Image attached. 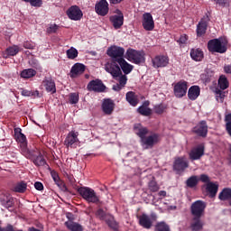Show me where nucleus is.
Returning <instances> with one entry per match:
<instances>
[{
  "label": "nucleus",
  "mask_w": 231,
  "mask_h": 231,
  "mask_svg": "<svg viewBox=\"0 0 231 231\" xmlns=\"http://www.w3.org/2000/svg\"><path fill=\"white\" fill-rule=\"evenodd\" d=\"M224 71H225V73L231 75V65H226L224 67Z\"/></svg>",
  "instance_id": "e2e57ef3"
},
{
  "label": "nucleus",
  "mask_w": 231,
  "mask_h": 231,
  "mask_svg": "<svg viewBox=\"0 0 231 231\" xmlns=\"http://www.w3.org/2000/svg\"><path fill=\"white\" fill-rule=\"evenodd\" d=\"M226 131L231 136V114H228L226 116Z\"/></svg>",
  "instance_id": "09e8293b"
},
{
  "label": "nucleus",
  "mask_w": 231,
  "mask_h": 231,
  "mask_svg": "<svg viewBox=\"0 0 231 231\" xmlns=\"http://www.w3.org/2000/svg\"><path fill=\"white\" fill-rule=\"evenodd\" d=\"M21 51V48L17 45H13L5 50V52H3L4 59H8V57H15L17 53Z\"/></svg>",
  "instance_id": "bb28decb"
},
{
  "label": "nucleus",
  "mask_w": 231,
  "mask_h": 231,
  "mask_svg": "<svg viewBox=\"0 0 231 231\" xmlns=\"http://www.w3.org/2000/svg\"><path fill=\"white\" fill-rule=\"evenodd\" d=\"M159 142L160 135L158 134H152L141 141V145L143 149H152Z\"/></svg>",
  "instance_id": "1a4fd4ad"
},
{
  "label": "nucleus",
  "mask_w": 231,
  "mask_h": 231,
  "mask_svg": "<svg viewBox=\"0 0 231 231\" xmlns=\"http://www.w3.org/2000/svg\"><path fill=\"white\" fill-rule=\"evenodd\" d=\"M220 201H228L231 206V189L225 188L218 195Z\"/></svg>",
  "instance_id": "7c9ffc66"
},
{
  "label": "nucleus",
  "mask_w": 231,
  "mask_h": 231,
  "mask_svg": "<svg viewBox=\"0 0 231 231\" xmlns=\"http://www.w3.org/2000/svg\"><path fill=\"white\" fill-rule=\"evenodd\" d=\"M228 42L225 38L210 40L208 42V50L212 53H225Z\"/></svg>",
  "instance_id": "7ed1b4c3"
},
{
  "label": "nucleus",
  "mask_w": 231,
  "mask_h": 231,
  "mask_svg": "<svg viewBox=\"0 0 231 231\" xmlns=\"http://www.w3.org/2000/svg\"><path fill=\"white\" fill-rule=\"evenodd\" d=\"M153 68H165L169 64V57L165 55H157L152 59Z\"/></svg>",
  "instance_id": "f3484780"
},
{
  "label": "nucleus",
  "mask_w": 231,
  "mask_h": 231,
  "mask_svg": "<svg viewBox=\"0 0 231 231\" xmlns=\"http://www.w3.org/2000/svg\"><path fill=\"white\" fill-rule=\"evenodd\" d=\"M29 63L32 68H35V69H41V65L37 60H31Z\"/></svg>",
  "instance_id": "6e6d98bb"
},
{
  "label": "nucleus",
  "mask_w": 231,
  "mask_h": 231,
  "mask_svg": "<svg viewBox=\"0 0 231 231\" xmlns=\"http://www.w3.org/2000/svg\"><path fill=\"white\" fill-rule=\"evenodd\" d=\"M126 101L130 104V106H133L134 107L138 106V96L133 91L126 93Z\"/></svg>",
  "instance_id": "473e14b6"
},
{
  "label": "nucleus",
  "mask_w": 231,
  "mask_h": 231,
  "mask_svg": "<svg viewBox=\"0 0 231 231\" xmlns=\"http://www.w3.org/2000/svg\"><path fill=\"white\" fill-rule=\"evenodd\" d=\"M218 6H222L223 8L228 6L230 5L229 0H214Z\"/></svg>",
  "instance_id": "603ef678"
},
{
  "label": "nucleus",
  "mask_w": 231,
  "mask_h": 231,
  "mask_svg": "<svg viewBox=\"0 0 231 231\" xmlns=\"http://www.w3.org/2000/svg\"><path fill=\"white\" fill-rule=\"evenodd\" d=\"M189 168V161H187V157H177L173 162V171H176L178 174L183 172L185 169Z\"/></svg>",
  "instance_id": "9b49d317"
},
{
  "label": "nucleus",
  "mask_w": 231,
  "mask_h": 231,
  "mask_svg": "<svg viewBox=\"0 0 231 231\" xmlns=\"http://www.w3.org/2000/svg\"><path fill=\"white\" fill-rule=\"evenodd\" d=\"M204 154H205V145L199 144L190 150L189 159L192 161L200 160Z\"/></svg>",
  "instance_id": "dca6fc26"
},
{
  "label": "nucleus",
  "mask_w": 231,
  "mask_h": 231,
  "mask_svg": "<svg viewBox=\"0 0 231 231\" xmlns=\"http://www.w3.org/2000/svg\"><path fill=\"white\" fill-rule=\"evenodd\" d=\"M143 27L146 32H152L154 30V20L151 13H144L143 14Z\"/></svg>",
  "instance_id": "2eb2a0df"
},
{
  "label": "nucleus",
  "mask_w": 231,
  "mask_h": 231,
  "mask_svg": "<svg viewBox=\"0 0 231 231\" xmlns=\"http://www.w3.org/2000/svg\"><path fill=\"white\" fill-rule=\"evenodd\" d=\"M27 189V185L24 182H19L13 188L14 192H19L20 194H23V192H25Z\"/></svg>",
  "instance_id": "79ce46f5"
},
{
  "label": "nucleus",
  "mask_w": 231,
  "mask_h": 231,
  "mask_svg": "<svg viewBox=\"0 0 231 231\" xmlns=\"http://www.w3.org/2000/svg\"><path fill=\"white\" fill-rule=\"evenodd\" d=\"M37 75V71L33 69H25L21 72L22 79H32V77H35Z\"/></svg>",
  "instance_id": "e433bc0d"
},
{
  "label": "nucleus",
  "mask_w": 231,
  "mask_h": 231,
  "mask_svg": "<svg viewBox=\"0 0 231 231\" xmlns=\"http://www.w3.org/2000/svg\"><path fill=\"white\" fill-rule=\"evenodd\" d=\"M116 14H114L110 17V22L112 23L114 28L118 30L124 25V14H122L120 10H117Z\"/></svg>",
  "instance_id": "6ab92c4d"
},
{
  "label": "nucleus",
  "mask_w": 231,
  "mask_h": 231,
  "mask_svg": "<svg viewBox=\"0 0 231 231\" xmlns=\"http://www.w3.org/2000/svg\"><path fill=\"white\" fill-rule=\"evenodd\" d=\"M139 225L143 228L149 229L152 226V220L151 219V217L146 214H143L139 217Z\"/></svg>",
  "instance_id": "a878e982"
},
{
  "label": "nucleus",
  "mask_w": 231,
  "mask_h": 231,
  "mask_svg": "<svg viewBox=\"0 0 231 231\" xmlns=\"http://www.w3.org/2000/svg\"><path fill=\"white\" fill-rule=\"evenodd\" d=\"M73 215H71V213H67V217L68 219H69V221H71V217Z\"/></svg>",
  "instance_id": "774afa93"
},
{
  "label": "nucleus",
  "mask_w": 231,
  "mask_h": 231,
  "mask_svg": "<svg viewBox=\"0 0 231 231\" xmlns=\"http://www.w3.org/2000/svg\"><path fill=\"white\" fill-rule=\"evenodd\" d=\"M117 64H119L121 69L125 75H129L133 71V68H134L133 65L126 62L125 59H120L119 61H117Z\"/></svg>",
  "instance_id": "c85d7f7f"
},
{
  "label": "nucleus",
  "mask_w": 231,
  "mask_h": 231,
  "mask_svg": "<svg viewBox=\"0 0 231 231\" xmlns=\"http://www.w3.org/2000/svg\"><path fill=\"white\" fill-rule=\"evenodd\" d=\"M108 57H111L114 62H119L120 59H124V54L125 53V49L124 47H119L113 45L107 49L106 51Z\"/></svg>",
  "instance_id": "6e6552de"
},
{
  "label": "nucleus",
  "mask_w": 231,
  "mask_h": 231,
  "mask_svg": "<svg viewBox=\"0 0 231 231\" xmlns=\"http://www.w3.org/2000/svg\"><path fill=\"white\" fill-rule=\"evenodd\" d=\"M189 87L187 85V81H179L175 84L173 88V93L177 98H183L185 95H187V90Z\"/></svg>",
  "instance_id": "9d476101"
},
{
  "label": "nucleus",
  "mask_w": 231,
  "mask_h": 231,
  "mask_svg": "<svg viewBox=\"0 0 231 231\" xmlns=\"http://www.w3.org/2000/svg\"><path fill=\"white\" fill-rule=\"evenodd\" d=\"M22 95L23 97H39V91L23 89L22 90Z\"/></svg>",
  "instance_id": "a18cd8bd"
},
{
  "label": "nucleus",
  "mask_w": 231,
  "mask_h": 231,
  "mask_svg": "<svg viewBox=\"0 0 231 231\" xmlns=\"http://www.w3.org/2000/svg\"><path fill=\"white\" fill-rule=\"evenodd\" d=\"M125 58L133 62L134 64H144L145 63V51H136L134 49H128L125 52Z\"/></svg>",
  "instance_id": "20e7f679"
},
{
  "label": "nucleus",
  "mask_w": 231,
  "mask_h": 231,
  "mask_svg": "<svg viewBox=\"0 0 231 231\" xmlns=\"http://www.w3.org/2000/svg\"><path fill=\"white\" fill-rule=\"evenodd\" d=\"M191 228L193 231H199L203 228V223L199 218H193V222L191 223Z\"/></svg>",
  "instance_id": "58836bf2"
},
{
  "label": "nucleus",
  "mask_w": 231,
  "mask_h": 231,
  "mask_svg": "<svg viewBox=\"0 0 231 231\" xmlns=\"http://www.w3.org/2000/svg\"><path fill=\"white\" fill-rule=\"evenodd\" d=\"M193 133L198 134V136H207L208 133V126L207 125V122L200 121L194 128Z\"/></svg>",
  "instance_id": "4be33fe9"
},
{
  "label": "nucleus",
  "mask_w": 231,
  "mask_h": 231,
  "mask_svg": "<svg viewBox=\"0 0 231 231\" xmlns=\"http://www.w3.org/2000/svg\"><path fill=\"white\" fill-rule=\"evenodd\" d=\"M102 110L105 115H113V111H115V101L111 99H104L102 103Z\"/></svg>",
  "instance_id": "b1692460"
},
{
  "label": "nucleus",
  "mask_w": 231,
  "mask_h": 231,
  "mask_svg": "<svg viewBox=\"0 0 231 231\" xmlns=\"http://www.w3.org/2000/svg\"><path fill=\"white\" fill-rule=\"evenodd\" d=\"M189 40V38H187V36L185 34L181 35L180 38L177 41V42H179V44H187V41Z\"/></svg>",
  "instance_id": "13d9d810"
},
{
  "label": "nucleus",
  "mask_w": 231,
  "mask_h": 231,
  "mask_svg": "<svg viewBox=\"0 0 231 231\" xmlns=\"http://www.w3.org/2000/svg\"><path fill=\"white\" fill-rule=\"evenodd\" d=\"M87 88L88 91H95V93H104L106 91V85L100 79L91 80Z\"/></svg>",
  "instance_id": "4468645a"
},
{
  "label": "nucleus",
  "mask_w": 231,
  "mask_h": 231,
  "mask_svg": "<svg viewBox=\"0 0 231 231\" xmlns=\"http://www.w3.org/2000/svg\"><path fill=\"white\" fill-rule=\"evenodd\" d=\"M31 152L32 154L35 155L28 159L32 160L34 165H36L37 167H44V165H46V160L44 159L41 152H39V150H31Z\"/></svg>",
  "instance_id": "a211bd4d"
},
{
  "label": "nucleus",
  "mask_w": 231,
  "mask_h": 231,
  "mask_svg": "<svg viewBox=\"0 0 231 231\" xmlns=\"http://www.w3.org/2000/svg\"><path fill=\"white\" fill-rule=\"evenodd\" d=\"M156 231H171V227L165 222H159L155 226Z\"/></svg>",
  "instance_id": "37998d69"
},
{
  "label": "nucleus",
  "mask_w": 231,
  "mask_h": 231,
  "mask_svg": "<svg viewBox=\"0 0 231 231\" xmlns=\"http://www.w3.org/2000/svg\"><path fill=\"white\" fill-rule=\"evenodd\" d=\"M57 30H59V25L57 24H51L47 29L48 33H56Z\"/></svg>",
  "instance_id": "864d4df0"
},
{
  "label": "nucleus",
  "mask_w": 231,
  "mask_h": 231,
  "mask_svg": "<svg viewBox=\"0 0 231 231\" xmlns=\"http://www.w3.org/2000/svg\"><path fill=\"white\" fill-rule=\"evenodd\" d=\"M159 196H162L163 198H165V196H167V191L165 190H161L159 193H158Z\"/></svg>",
  "instance_id": "338daca9"
},
{
  "label": "nucleus",
  "mask_w": 231,
  "mask_h": 231,
  "mask_svg": "<svg viewBox=\"0 0 231 231\" xmlns=\"http://www.w3.org/2000/svg\"><path fill=\"white\" fill-rule=\"evenodd\" d=\"M34 188L36 189V190H42L44 189V186L42 182H35Z\"/></svg>",
  "instance_id": "680f3d73"
},
{
  "label": "nucleus",
  "mask_w": 231,
  "mask_h": 231,
  "mask_svg": "<svg viewBox=\"0 0 231 231\" xmlns=\"http://www.w3.org/2000/svg\"><path fill=\"white\" fill-rule=\"evenodd\" d=\"M86 71V66L82 63H76L73 65L70 70L71 79H77V77L82 75Z\"/></svg>",
  "instance_id": "5701e85b"
},
{
  "label": "nucleus",
  "mask_w": 231,
  "mask_h": 231,
  "mask_svg": "<svg viewBox=\"0 0 231 231\" xmlns=\"http://www.w3.org/2000/svg\"><path fill=\"white\" fill-rule=\"evenodd\" d=\"M192 60H195L196 62H201L203 60V51L200 49H191L189 53Z\"/></svg>",
  "instance_id": "c756f323"
},
{
  "label": "nucleus",
  "mask_w": 231,
  "mask_h": 231,
  "mask_svg": "<svg viewBox=\"0 0 231 231\" xmlns=\"http://www.w3.org/2000/svg\"><path fill=\"white\" fill-rule=\"evenodd\" d=\"M23 48H25L26 50H33V48H35V43L32 42H25L23 43Z\"/></svg>",
  "instance_id": "4d7b16f0"
},
{
  "label": "nucleus",
  "mask_w": 231,
  "mask_h": 231,
  "mask_svg": "<svg viewBox=\"0 0 231 231\" xmlns=\"http://www.w3.org/2000/svg\"><path fill=\"white\" fill-rule=\"evenodd\" d=\"M51 177L52 180L55 181L56 185H58V187H60V185H62V183L60 182V179L56 172H51Z\"/></svg>",
  "instance_id": "5fc2aeb1"
},
{
  "label": "nucleus",
  "mask_w": 231,
  "mask_h": 231,
  "mask_svg": "<svg viewBox=\"0 0 231 231\" xmlns=\"http://www.w3.org/2000/svg\"><path fill=\"white\" fill-rule=\"evenodd\" d=\"M14 138L18 143H20L21 152L25 158H33L35 154L32 153V151L28 149V142L26 141V135L21 133V128H14Z\"/></svg>",
  "instance_id": "f03ea898"
},
{
  "label": "nucleus",
  "mask_w": 231,
  "mask_h": 231,
  "mask_svg": "<svg viewBox=\"0 0 231 231\" xmlns=\"http://www.w3.org/2000/svg\"><path fill=\"white\" fill-rule=\"evenodd\" d=\"M226 95V92L222 91L221 89H218V88L216 89V98L218 102L223 103V100H225Z\"/></svg>",
  "instance_id": "c03bdc74"
},
{
  "label": "nucleus",
  "mask_w": 231,
  "mask_h": 231,
  "mask_svg": "<svg viewBox=\"0 0 231 231\" xmlns=\"http://www.w3.org/2000/svg\"><path fill=\"white\" fill-rule=\"evenodd\" d=\"M66 54L68 59L73 60L79 57V51H77L74 47H70L69 50H67Z\"/></svg>",
  "instance_id": "a19ab883"
},
{
  "label": "nucleus",
  "mask_w": 231,
  "mask_h": 231,
  "mask_svg": "<svg viewBox=\"0 0 231 231\" xmlns=\"http://www.w3.org/2000/svg\"><path fill=\"white\" fill-rule=\"evenodd\" d=\"M5 231H14V226L12 225H8L5 228Z\"/></svg>",
  "instance_id": "69168bd1"
},
{
  "label": "nucleus",
  "mask_w": 231,
  "mask_h": 231,
  "mask_svg": "<svg viewBox=\"0 0 231 231\" xmlns=\"http://www.w3.org/2000/svg\"><path fill=\"white\" fill-rule=\"evenodd\" d=\"M165 109H167V106H165L164 105H156L153 107V111L154 113H156L157 115H162V113H164Z\"/></svg>",
  "instance_id": "de8ad7c7"
},
{
  "label": "nucleus",
  "mask_w": 231,
  "mask_h": 231,
  "mask_svg": "<svg viewBox=\"0 0 231 231\" xmlns=\"http://www.w3.org/2000/svg\"><path fill=\"white\" fill-rule=\"evenodd\" d=\"M79 143V133L71 131L65 139V145L67 147H77Z\"/></svg>",
  "instance_id": "412c9836"
},
{
  "label": "nucleus",
  "mask_w": 231,
  "mask_h": 231,
  "mask_svg": "<svg viewBox=\"0 0 231 231\" xmlns=\"http://www.w3.org/2000/svg\"><path fill=\"white\" fill-rule=\"evenodd\" d=\"M105 70L112 75L117 84L113 86L114 91H120L127 84V76L122 74V69L116 65V61L107 62L105 65Z\"/></svg>",
  "instance_id": "f257e3e1"
},
{
  "label": "nucleus",
  "mask_w": 231,
  "mask_h": 231,
  "mask_svg": "<svg viewBox=\"0 0 231 231\" xmlns=\"http://www.w3.org/2000/svg\"><path fill=\"white\" fill-rule=\"evenodd\" d=\"M96 217L101 221H106V225L113 230H118V223L115 221V217L111 214L106 213L104 209L99 208L96 212Z\"/></svg>",
  "instance_id": "423d86ee"
},
{
  "label": "nucleus",
  "mask_w": 231,
  "mask_h": 231,
  "mask_svg": "<svg viewBox=\"0 0 231 231\" xmlns=\"http://www.w3.org/2000/svg\"><path fill=\"white\" fill-rule=\"evenodd\" d=\"M219 189V185L213 183V182H208L206 184V189L208 192H209V195L211 198H214L216 194H217V189Z\"/></svg>",
  "instance_id": "c9c22d12"
},
{
  "label": "nucleus",
  "mask_w": 231,
  "mask_h": 231,
  "mask_svg": "<svg viewBox=\"0 0 231 231\" xmlns=\"http://www.w3.org/2000/svg\"><path fill=\"white\" fill-rule=\"evenodd\" d=\"M200 181H202L203 183H208V181H210V180L208 179V177L205 174L200 175L199 178Z\"/></svg>",
  "instance_id": "052dcab7"
},
{
  "label": "nucleus",
  "mask_w": 231,
  "mask_h": 231,
  "mask_svg": "<svg viewBox=\"0 0 231 231\" xmlns=\"http://www.w3.org/2000/svg\"><path fill=\"white\" fill-rule=\"evenodd\" d=\"M206 208L207 203L202 200L193 202L190 207L191 214L196 219H200L203 217Z\"/></svg>",
  "instance_id": "0eeeda50"
},
{
  "label": "nucleus",
  "mask_w": 231,
  "mask_h": 231,
  "mask_svg": "<svg viewBox=\"0 0 231 231\" xmlns=\"http://www.w3.org/2000/svg\"><path fill=\"white\" fill-rule=\"evenodd\" d=\"M201 93V89L199 86H192L188 90V98L189 100H196L199 94Z\"/></svg>",
  "instance_id": "cd10ccee"
},
{
  "label": "nucleus",
  "mask_w": 231,
  "mask_h": 231,
  "mask_svg": "<svg viewBox=\"0 0 231 231\" xmlns=\"http://www.w3.org/2000/svg\"><path fill=\"white\" fill-rule=\"evenodd\" d=\"M65 226L70 231H83L82 226L73 220H68L65 222Z\"/></svg>",
  "instance_id": "72a5a7b5"
},
{
  "label": "nucleus",
  "mask_w": 231,
  "mask_h": 231,
  "mask_svg": "<svg viewBox=\"0 0 231 231\" xmlns=\"http://www.w3.org/2000/svg\"><path fill=\"white\" fill-rule=\"evenodd\" d=\"M148 187L151 192H158V190H160V186H158L156 180H151L148 184Z\"/></svg>",
  "instance_id": "49530a36"
},
{
  "label": "nucleus",
  "mask_w": 231,
  "mask_h": 231,
  "mask_svg": "<svg viewBox=\"0 0 231 231\" xmlns=\"http://www.w3.org/2000/svg\"><path fill=\"white\" fill-rule=\"evenodd\" d=\"M199 181V179L198 178V176H191L187 180L186 184H187V187H189V189H194V187L198 185Z\"/></svg>",
  "instance_id": "ea45409f"
},
{
  "label": "nucleus",
  "mask_w": 231,
  "mask_h": 231,
  "mask_svg": "<svg viewBox=\"0 0 231 231\" xmlns=\"http://www.w3.org/2000/svg\"><path fill=\"white\" fill-rule=\"evenodd\" d=\"M134 131L137 136H139L141 142L149 134V130L146 127H143L140 124H136L134 126Z\"/></svg>",
  "instance_id": "393cba45"
},
{
  "label": "nucleus",
  "mask_w": 231,
  "mask_h": 231,
  "mask_svg": "<svg viewBox=\"0 0 231 231\" xmlns=\"http://www.w3.org/2000/svg\"><path fill=\"white\" fill-rule=\"evenodd\" d=\"M67 15L70 21H80L84 17V14L80 7L78 5H72L67 10Z\"/></svg>",
  "instance_id": "f8f14e48"
},
{
  "label": "nucleus",
  "mask_w": 231,
  "mask_h": 231,
  "mask_svg": "<svg viewBox=\"0 0 231 231\" xmlns=\"http://www.w3.org/2000/svg\"><path fill=\"white\" fill-rule=\"evenodd\" d=\"M79 194L88 201V203H100V198L95 192V189L88 187H81L78 189Z\"/></svg>",
  "instance_id": "39448f33"
},
{
  "label": "nucleus",
  "mask_w": 231,
  "mask_h": 231,
  "mask_svg": "<svg viewBox=\"0 0 231 231\" xmlns=\"http://www.w3.org/2000/svg\"><path fill=\"white\" fill-rule=\"evenodd\" d=\"M3 205L5 207V208H10L14 205V199H9L5 203H3Z\"/></svg>",
  "instance_id": "bf43d9fd"
},
{
  "label": "nucleus",
  "mask_w": 231,
  "mask_h": 231,
  "mask_svg": "<svg viewBox=\"0 0 231 231\" xmlns=\"http://www.w3.org/2000/svg\"><path fill=\"white\" fill-rule=\"evenodd\" d=\"M46 91L48 93H56L57 88H55V81L51 79H47L43 81Z\"/></svg>",
  "instance_id": "f704fd0d"
},
{
  "label": "nucleus",
  "mask_w": 231,
  "mask_h": 231,
  "mask_svg": "<svg viewBox=\"0 0 231 231\" xmlns=\"http://www.w3.org/2000/svg\"><path fill=\"white\" fill-rule=\"evenodd\" d=\"M79 103V94L71 93L69 94V104H78Z\"/></svg>",
  "instance_id": "8fccbe9b"
},
{
  "label": "nucleus",
  "mask_w": 231,
  "mask_h": 231,
  "mask_svg": "<svg viewBox=\"0 0 231 231\" xmlns=\"http://www.w3.org/2000/svg\"><path fill=\"white\" fill-rule=\"evenodd\" d=\"M95 11L97 15H101V17H106L107 14H109V3L107 0H100L95 5Z\"/></svg>",
  "instance_id": "ddd939ff"
},
{
  "label": "nucleus",
  "mask_w": 231,
  "mask_h": 231,
  "mask_svg": "<svg viewBox=\"0 0 231 231\" xmlns=\"http://www.w3.org/2000/svg\"><path fill=\"white\" fill-rule=\"evenodd\" d=\"M110 5H120V3L124 2L125 0H108Z\"/></svg>",
  "instance_id": "0e129e2a"
},
{
  "label": "nucleus",
  "mask_w": 231,
  "mask_h": 231,
  "mask_svg": "<svg viewBox=\"0 0 231 231\" xmlns=\"http://www.w3.org/2000/svg\"><path fill=\"white\" fill-rule=\"evenodd\" d=\"M228 79L226 76L222 75L218 79V88L224 91V89H226L228 88Z\"/></svg>",
  "instance_id": "4c0bfd02"
},
{
  "label": "nucleus",
  "mask_w": 231,
  "mask_h": 231,
  "mask_svg": "<svg viewBox=\"0 0 231 231\" xmlns=\"http://www.w3.org/2000/svg\"><path fill=\"white\" fill-rule=\"evenodd\" d=\"M149 106V101H145L143 106H139L137 111L140 113V115H143V116H149L152 114V110L148 107Z\"/></svg>",
  "instance_id": "2f4dec72"
},
{
  "label": "nucleus",
  "mask_w": 231,
  "mask_h": 231,
  "mask_svg": "<svg viewBox=\"0 0 231 231\" xmlns=\"http://www.w3.org/2000/svg\"><path fill=\"white\" fill-rule=\"evenodd\" d=\"M208 21H210V18H208V15L204 16L199 24L197 25V35L198 37H201V35H205L207 32V27L208 26Z\"/></svg>",
  "instance_id": "aec40b11"
},
{
  "label": "nucleus",
  "mask_w": 231,
  "mask_h": 231,
  "mask_svg": "<svg viewBox=\"0 0 231 231\" xmlns=\"http://www.w3.org/2000/svg\"><path fill=\"white\" fill-rule=\"evenodd\" d=\"M25 3H30L31 6H42V0H23Z\"/></svg>",
  "instance_id": "3c124183"
}]
</instances>
